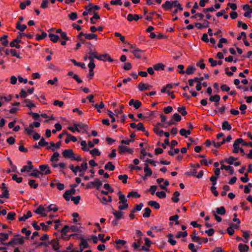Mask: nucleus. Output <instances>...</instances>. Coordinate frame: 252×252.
<instances>
[{
    "label": "nucleus",
    "mask_w": 252,
    "mask_h": 252,
    "mask_svg": "<svg viewBox=\"0 0 252 252\" xmlns=\"http://www.w3.org/2000/svg\"><path fill=\"white\" fill-rule=\"evenodd\" d=\"M31 3V0H27L25 2H21L20 3V7L21 9H25L26 6H29Z\"/></svg>",
    "instance_id": "obj_51"
},
{
    "label": "nucleus",
    "mask_w": 252,
    "mask_h": 252,
    "mask_svg": "<svg viewBox=\"0 0 252 252\" xmlns=\"http://www.w3.org/2000/svg\"><path fill=\"white\" fill-rule=\"evenodd\" d=\"M126 243V242L125 240L118 239L115 242L114 247L117 249L119 250L122 248L123 246H125Z\"/></svg>",
    "instance_id": "obj_11"
},
{
    "label": "nucleus",
    "mask_w": 252,
    "mask_h": 252,
    "mask_svg": "<svg viewBox=\"0 0 252 252\" xmlns=\"http://www.w3.org/2000/svg\"><path fill=\"white\" fill-rule=\"evenodd\" d=\"M29 185L31 188L36 189L38 187V184L35 183V181L34 180H30L29 182Z\"/></svg>",
    "instance_id": "obj_56"
},
{
    "label": "nucleus",
    "mask_w": 252,
    "mask_h": 252,
    "mask_svg": "<svg viewBox=\"0 0 252 252\" xmlns=\"http://www.w3.org/2000/svg\"><path fill=\"white\" fill-rule=\"evenodd\" d=\"M2 190L3 191L1 194L0 195V198L5 197L6 198H9V193L8 190L7 188L5 187V184L4 183L2 184Z\"/></svg>",
    "instance_id": "obj_12"
},
{
    "label": "nucleus",
    "mask_w": 252,
    "mask_h": 252,
    "mask_svg": "<svg viewBox=\"0 0 252 252\" xmlns=\"http://www.w3.org/2000/svg\"><path fill=\"white\" fill-rule=\"evenodd\" d=\"M143 207V203H140L135 205V207L132 209V213H135L136 211H140Z\"/></svg>",
    "instance_id": "obj_54"
},
{
    "label": "nucleus",
    "mask_w": 252,
    "mask_h": 252,
    "mask_svg": "<svg viewBox=\"0 0 252 252\" xmlns=\"http://www.w3.org/2000/svg\"><path fill=\"white\" fill-rule=\"evenodd\" d=\"M249 249V246L246 245L240 244L238 246V250L240 252H248Z\"/></svg>",
    "instance_id": "obj_22"
},
{
    "label": "nucleus",
    "mask_w": 252,
    "mask_h": 252,
    "mask_svg": "<svg viewBox=\"0 0 252 252\" xmlns=\"http://www.w3.org/2000/svg\"><path fill=\"white\" fill-rule=\"evenodd\" d=\"M85 38L89 40H91L92 39H95V40H97V35L93 33L88 34L86 33L85 34Z\"/></svg>",
    "instance_id": "obj_46"
},
{
    "label": "nucleus",
    "mask_w": 252,
    "mask_h": 252,
    "mask_svg": "<svg viewBox=\"0 0 252 252\" xmlns=\"http://www.w3.org/2000/svg\"><path fill=\"white\" fill-rule=\"evenodd\" d=\"M27 28V26L25 24L21 25L19 23H17L16 24V28L20 32H24Z\"/></svg>",
    "instance_id": "obj_41"
},
{
    "label": "nucleus",
    "mask_w": 252,
    "mask_h": 252,
    "mask_svg": "<svg viewBox=\"0 0 252 252\" xmlns=\"http://www.w3.org/2000/svg\"><path fill=\"white\" fill-rule=\"evenodd\" d=\"M180 193L178 191H175L173 194V196L172 198V200L174 202H178L179 201V196Z\"/></svg>",
    "instance_id": "obj_47"
},
{
    "label": "nucleus",
    "mask_w": 252,
    "mask_h": 252,
    "mask_svg": "<svg viewBox=\"0 0 252 252\" xmlns=\"http://www.w3.org/2000/svg\"><path fill=\"white\" fill-rule=\"evenodd\" d=\"M41 172L35 169L33 170V172L30 174V176H33L35 178H39V175H40Z\"/></svg>",
    "instance_id": "obj_52"
},
{
    "label": "nucleus",
    "mask_w": 252,
    "mask_h": 252,
    "mask_svg": "<svg viewBox=\"0 0 252 252\" xmlns=\"http://www.w3.org/2000/svg\"><path fill=\"white\" fill-rule=\"evenodd\" d=\"M24 129L25 132L29 135H31L33 133V127L31 125H30L29 126L25 127Z\"/></svg>",
    "instance_id": "obj_25"
},
{
    "label": "nucleus",
    "mask_w": 252,
    "mask_h": 252,
    "mask_svg": "<svg viewBox=\"0 0 252 252\" xmlns=\"http://www.w3.org/2000/svg\"><path fill=\"white\" fill-rule=\"evenodd\" d=\"M124 213L121 211L115 210L113 212V214L115 217V219L112 221V223L114 225H117L118 224V221L123 218Z\"/></svg>",
    "instance_id": "obj_3"
},
{
    "label": "nucleus",
    "mask_w": 252,
    "mask_h": 252,
    "mask_svg": "<svg viewBox=\"0 0 252 252\" xmlns=\"http://www.w3.org/2000/svg\"><path fill=\"white\" fill-rule=\"evenodd\" d=\"M16 214L13 212H9L7 216V219L8 220H14Z\"/></svg>",
    "instance_id": "obj_60"
},
{
    "label": "nucleus",
    "mask_w": 252,
    "mask_h": 252,
    "mask_svg": "<svg viewBox=\"0 0 252 252\" xmlns=\"http://www.w3.org/2000/svg\"><path fill=\"white\" fill-rule=\"evenodd\" d=\"M119 151L120 153H122L125 152H127L130 154H132L133 150L131 149L128 148L126 146L121 145L119 146Z\"/></svg>",
    "instance_id": "obj_17"
},
{
    "label": "nucleus",
    "mask_w": 252,
    "mask_h": 252,
    "mask_svg": "<svg viewBox=\"0 0 252 252\" xmlns=\"http://www.w3.org/2000/svg\"><path fill=\"white\" fill-rule=\"evenodd\" d=\"M127 197H135V198H139L140 197V195L136 191H132L129 192L127 195Z\"/></svg>",
    "instance_id": "obj_43"
},
{
    "label": "nucleus",
    "mask_w": 252,
    "mask_h": 252,
    "mask_svg": "<svg viewBox=\"0 0 252 252\" xmlns=\"http://www.w3.org/2000/svg\"><path fill=\"white\" fill-rule=\"evenodd\" d=\"M49 36L50 38V40L53 42H57L59 39V35L53 33H49Z\"/></svg>",
    "instance_id": "obj_39"
},
{
    "label": "nucleus",
    "mask_w": 252,
    "mask_h": 252,
    "mask_svg": "<svg viewBox=\"0 0 252 252\" xmlns=\"http://www.w3.org/2000/svg\"><path fill=\"white\" fill-rule=\"evenodd\" d=\"M133 55L138 59H140L142 57V55L143 53V51L139 49H136L131 51Z\"/></svg>",
    "instance_id": "obj_16"
},
{
    "label": "nucleus",
    "mask_w": 252,
    "mask_h": 252,
    "mask_svg": "<svg viewBox=\"0 0 252 252\" xmlns=\"http://www.w3.org/2000/svg\"><path fill=\"white\" fill-rule=\"evenodd\" d=\"M39 168L40 169V174L42 175L50 173L49 166L47 164L41 165L39 166Z\"/></svg>",
    "instance_id": "obj_7"
},
{
    "label": "nucleus",
    "mask_w": 252,
    "mask_h": 252,
    "mask_svg": "<svg viewBox=\"0 0 252 252\" xmlns=\"http://www.w3.org/2000/svg\"><path fill=\"white\" fill-rule=\"evenodd\" d=\"M156 195L160 198H164L166 197V193L163 191H158L156 193Z\"/></svg>",
    "instance_id": "obj_63"
},
{
    "label": "nucleus",
    "mask_w": 252,
    "mask_h": 252,
    "mask_svg": "<svg viewBox=\"0 0 252 252\" xmlns=\"http://www.w3.org/2000/svg\"><path fill=\"white\" fill-rule=\"evenodd\" d=\"M59 156H60V154L58 152H55L53 154V156L51 157L50 160L52 162L57 161L59 159L58 158H59Z\"/></svg>",
    "instance_id": "obj_45"
},
{
    "label": "nucleus",
    "mask_w": 252,
    "mask_h": 252,
    "mask_svg": "<svg viewBox=\"0 0 252 252\" xmlns=\"http://www.w3.org/2000/svg\"><path fill=\"white\" fill-rule=\"evenodd\" d=\"M102 185V181L98 180V179H95L93 182H90L86 186V188L87 189H92V188H96L97 189H99Z\"/></svg>",
    "instance_id": "obj_2"
},
{
    "label": "nucleus",
    "mask_w": 252,
    "mask_h": 252,
    "mask_svg": "<svg viewBox=\"0 0 252 252\" xmlns=\"http://www.w3.org/2000/svg\"><path fill=\"white\" fill-rule=\"evenodd\" d=\"M164 65L161 63H158L154 65V68L156 70H163L164 69Z\"/></svg>",
    "instance_id": "obj_42"
},
{
    "label": "nucleus",
    "mask_w": 252,
    "mask_h": 252,
    "mask_svg": "<svg viewBox=\"0 0 252 252\" xmlns=\"http://www.w3.org/2000/svg\"><path fill=\"white\" fill-rule=\"evenodd\" d=\"M98 55H97L96 52H94L92 53V54H90L88 56V59L90 61H94V59H96L98 60Z\"/></svg>",
    "instance_id": "obj_59"
},
{
    "label": "nucleus",
    "mask_w": 252,
    "mask_h": 252,
    "mask_svg": "<svg viewBox=\"0 0 252 252\" xmlns=\"http://www.w3.org/2000/svg\"><path fill=\"white\" fill-rule=\"evenodd\" d=\"M24 101L26 103H27L26 106L30 109H32V108L35 106L32 102L29 99H26Z\"/></svg>",
    "instance_id": "obj_44"
},
{
    "label": "nucleus",
    "mask_w": 252,
    "mask_h": 252,
    "mask_svg": "<svg viewBox=\"0 0 252 252\" xmlns=\"http://www.w3.org/2000/svg\"><path fill=\"white\" fill-rule=\"evenodd\" d=\"M150 86L148 84L140 83L138 84V88L140 91H143L147 90H149Z\"/></svg>",
    "instance_id": "obj_20"
},
{
    "label": "nucleus",
    "mask_w": 252,
    "mask_h": 252,
    "mask_svg": "<svg viewBox=\"0 0 252 252\" xmlns=\"http://www.w3.org/2000/svg\"><path fill=\"white\" fill-rule=\"evenodd\" d=\"M195 70V67L191 66H189L187 68L186 72L189 75L192 74L194 73Z\"/></svg>",
    "instance_id": "obj_53"
},
{
    "label": "nucleus",
    "mask_w": 252,
    "mask_h": 252,
    "mask_svg": "<svg viewBox=\"0 0 252 252\" xmlns=\"http://www.w3.org/2000/svg\"><path fill=\"white\" fill-rule=\"evenodd\" d=\"M220 99V97L219 95L216 94L215 95H212L210 96L209 100L212 102H216L217 103L215 104L216 106L218 105V102Z\"/></svg>",
    "instance_id": "obj_19"
},
{
    "label": "nucleus",
    "mask_w": 252,
    "mask_h": 252,
    "mask_svg": "<svg viewBox=\"0 0 252 252\" xmlns=\"http://www.w3.org/2000/svg\"><path fill=\"white\" fill-rule=\"evenodd\" d=\"M85 8L87 9L88 11L92 12L93 11L98 10L99 9V7L97 5H93L92 4L90 3L88 5L86 6Z\"/></svg>",
    "instance_id": "obj_18"
},
{
    "label": "nucleus",
    "mask_w": 252,
    "mask_h": 252,
    "mask_svg": "<svg viewBox=\"0 0 252 252\" xmlns=\"http://www.w3.org/2000/svg\"><path fill=\"white\" fill-rule=\"evenodd\" d=\"M7 37L8 36L7 35H4L0 38V41L1 44L4 46H7L8 44V41L7 39Z\"/></svg>",
    "instance_id": "obj_31"
},
{
    "label": "nucleus",
    "mask_w": 252,
    "mask_h": 252,
    "mask_svg": "<svg viewBox=\"0 0 252 252\" xmlns=\"http://www.w3.org/2000/svg\"><path fill=\"white\" fill-rule=\"evenodd\" d=\"M21 42V39L19 37H17L15 39H14L12 42L10 43V46L11 47H14V46H15V44L17 43H19Z\"/></svg>",
    "instance_id": "obj_48"
},
{
    "label": "nucleus",
    "mask_w": 252,
    "mask_h": 252,
    "mask_svg": "<svg viewBox=\"0 0 252 252\" xmlns=\"http://www.w3.org/2000/svg\"><path fill=\"white\" fill-rule=\"evenodd\" d=\"M162 7L166 10L171 9L173 7L178 8L180 11H182L183 10V7L181 6L178 0H167L162 5Z\"/></svg>",
    "instance_id": "obj_1"
},
{
    "label": "nucleus",
    "mask_w": 252,
    "mask_h": 252,
    "mask_svg": "<svg viewBox=\"0 0 252 252\" xmlns=\"http://www.w3.org/2000/svg\"><path fill=\"white\" fill-rule=\"evenodd\" d=\"M63 156L65 158H72L74 156L73 150L71 149L65 150L63 152Z\"/></svg>",
    "instance_id": "obj_9"
},
{
    "label": "nucleus",
    "mask_w": 252,
    "mask_h": 252,
    "mask_svg": "<svg viewBox=\"0 0 252 252\" xmlns=\"http://www.w3.org/2000/svg\"><path fill=\"white\" fill-rule=\"evenodd\" d=\"M46 212H56L58 211V207L54 204H50L46 208Z\"/></svg>",
    "instance_id": "obj_33"
},
{
    "label": "nucleus",
    "mask_w": 252,
    "mask_h": 252,
    "mask_svg": "<svg viewBox=\"0 0 252 252\" xmlns=\"http://www.w3.org/2000/svg\"><path fill=\"white\" fill-rule=\"evenodd\" d=\"M192 241L197 242L199 245H201L203 243H206L208 242L207 238H200L197 236L191 235Z\"/></svg>",
    "instance_id": "obj_6"
},
{
    "label": "nucleus",
    "mask_w": 252,
    "mask_h": 252,
    "mask_svg": "<svg viewBox=\"0 0 252 252\" xmlns=\"http://www.w3.org/2000/svg\"><path fill=\"white\" fill-rule=\"evenodd\" d=\"M99 19V16L95 12L94 13V16L90 19L91 23L92 24L96 23V20Z\"/></svg>",
    "instance_id": "obj_49"
},
{
    "label": "nucleus",
    "mask_w": 252,
    "mask_h": 252,
    "mask_svg": "<svg viewBox=\"0 0 252 252\" xmlns=\"http://www.w3.org/2000/svg\"><path fill=\"white\" fill-rule=\"evenodd\" d=\"M144 171L145 173V174L146 175V176H150L152 175V170L149 168L147 163H145L144 164Z\"/></svg>",
    "instance_id": "obj_21"
},
{
    "label": "nucleus",
    "mask_w": 252,
    "mask_h": 252,
    "mask_svg": "<svg viewBox=\"0 0 252 252\" xmlns=\"http://www.w3.org/2000/svg\"><path fill=\"white\" fill-rule=\"evenodd\" d=\"M244 142L242 138L237 139L233 144V152L234 153H238L239 150V144Z\"/></svg>",
    "instance_id": "obj_8"
},
{
    "label": "nucleus",
    "mask_w": 252,
    "mask_h": 252,
    "mask_svg": "<svg viewBox=\"0 0 252 252\" xmlns=\"http://www.w3.org/2000/svg\"><path fill=\"white\" fill-rule=\"evenodd\" d=\"M236 159H237V158H235L233 157H230L224 159L222 161H223V162H226L229 163V164H233L234 161Z\"/></svg>",
    "instance_id": "obj_40"
},
{
    "label": "nucleus",
    "mask_w": 252,
    "mask_h": 252,
    "mask_svg": "<svg viewBox=\"0 0 252 252\" xmlns=\"http://www.w3.org/2000/svg\"><path fill=\"white\" fill-rule=\"evenodd\" d=\"M187 235H188V233L186 231H185L184 232L179 231L177 233L176 237L177 238H180L182 237H186L187 236Z\"/></svg>",
    "instance_id": "obj_58"
},
{
    "label": "nucleus",
    "mask_w": 252,
    "mask_h": 252,
    "mask_svg": "<svg viewBox=\"0 0 252 252\" xmlns=\"http://www.w3.org/2000/svg\"><path fill=\"white\" fill-rule=\"evenodd\" d=\"M154 132L160 136H161L163 134V131L162 129H159L158 127H155L154 128Z\"/></svg>",
    "instance_id": "obj_64"
},
{
    "label": "nucleus",
    "mask_w": 252,
    "mask_h": 252,
    "mask_svg": "<svg viewBox=\"0 0 252 252\" xmlns=\"http://www.w3.org/2000/svg\"><path fill=\"white\" fill-rule=\"evenodd\" d=\"M46 211V208H44L42 206H39L36 210L35 211V213L38 214L42 215L43 216H45V214H43V212Z\"/></svg>",
    "instance_id": "obj_28"
},
{
    "label": "nucleus",
    "mask_w": 252,
    "mask_h": 252,
    "mask_svg": "<svg viewBox=\"0 0 252 252\" xmlns=\"http://www.w3.org/2000/svg\"><path fill=\"white\" fill-rule=\"evenodd\" d=\"M48 146H49V143L45 141L44 138H42L38 142V146H40V147L43 146H46L47 148Z\"/></svg>",
    "instance_id": "obj_38"
},
{
    "label": "nucleus",
    "mask_w": 252,
    "mask_h": 252,
    "mask_svg": "<svg viewBox=\"0 0 252 252\" xmlns=\"http://www.w3.org/2000/svg\"><path fill=\"white\" fill-rule=\"evenodd\" d=\"M98 60L103 61H108L110 62V57L108 54L100 55H98Z\"/></svg>",
    "instance_id": "obj_23"
},
{
    "label": "nucleus",
    "mask_w": 252,
    "mask_h": 252,
    "mask_svg": "<svg viewBox=\"0 0 252 252\" xmlns=\"http://www.w3.org/2000/svg\"><path fill=\"white\" fill-rule=\"evenodd\" d=\"M61 143L60 142H58L56 143H54L53 142L50 143L49 146H48L47 149L51 150L52 151H55L56 149H59L61 146Z\"/></svg>",
    "instance_id": "obj_10"
},
{
    "label": "nucleus",
    "mask_w": 252,
    "mask_h": 252,
    "mask_svg": "<svg viewBox=\"0 0 252 252\" xmlns=\"http://www.w3.org/2000/svg\"><path fill=\"white\" fill-rule=\"evenodd\" d=\"M70 141H72L74 142H75L77 141V138L70 135V136H68V137L65 140V142L66 144H68Z\"/></svg>",
    "instance_id": "obj_55"
},
{
    "label": "nucleus",
    "mask_w": 252,
    "mask_h": 252,
    "mask_svg": "<svg viewBox=\"0 0 252 252\" xmlns=\"http://www.w3.org/2000/svg\"><path fill=\"white\" fill-rule=\"evenodd\" d=\"M90 153L93 157H94L95 156H99L100 155V152L96 148H94L93 150H91Z\"/></svg>",
    "instance_id": "obj_62"
},
{
    "label": "nucleus",
    "mask_w": 252,
    "mask_h": 252,
    "mask_svg": "<svg viewBox=\"0 0 252 252\" xmlns=\"http://www.w3.org/2000/svg\"><path fill=\"white\" fill-rule=\"evenodd\" d=\"M81 241L80 243V247H82L83 249H86L89 248V245L87 241L84 238L81 239Z\"/></svg>",
    "instance_id": "obj_37"
},
{
    "label": "nucleus",
    "mask_w": 252,
    "mask_h": 252,
    "mask_svg": "<svg viewBox=\"0 0 252 252\" xmlns=\"http://www.w3.org/2000/svg\"><path fill=\"white\" fill-rule=\"evenodd\" d=\"M222 129L229 130L231 129V126L227 121H225L222 124Z\"/></svg>",
    "instance_id": "obj_30"
},
{
    "label": "nucleus",
    "mask_w": 252,
    "mask_h": 252,
    "mask_svg": "<svg viewBox=\"0 0 252 252\" xmlns=\"http://www.w3.org/2000/svg\"><path fill=\"white\" fill-rule=\"evenodd\" d=\"M151 210L149 208H146L144 209V213L143 214L144 218H149L151 215Z\"/></svg>",
    "instance_id": "obj_50"
},
{
    "label": "nucleus",
    "mask_w": 252,
    "mask_h": 252,
    "mask_svg": "<svg viewBox=\"0 0 252 252\" xmlns=\"http://www.w3.org/2000/svg\"><path fill=\"white\" fill-rule=\"evenodd\" d=\"M168 242L171 245H175L176 243V241L173 239V236L171 234H169L168 235Z\"/></svg>",
    "instance_id": "obj_57"
},
{
    "label": "nucleus",
    "mask_w": 252,
    "mask_h": 252,
    "mask_svg": "<svg viewBox=\"0 0 252 252\" xmlns=\"http://www.w3.org/2000/svg\"><path fill=\"white\" fill-rule=\"evenodd\" d=\"M80 168V173H79L78 175L80 177H82L84 175V172L86 171L88 168L87 163L84 162L82 163L81 166H79Z\"/></svg>",
    "instance_id": "obj_14"
},
{
    "label": "nucleus",
    "mask_w": 252,
    "mask_h": 252,
    "mask_svg": "<svg viewBox=\"0 0 252 252\" xmlns=\"http://www.w3.org/2000/svg\"><path fill=\"white\" fill-rule=\"evenodd\" d=\"M123 106L121 105L119 108L115 110L114 115L120 118V121L124 123L125 121L126 116L123 114Z\"/></svg>",
    "instance_id": "obj_4"
},
{
    "label": "nucleus",
    "mask_w": 252,
    "mask_h": 252,
    "mask_svg": "<svg viewBox=\"0 0 252 252\" xmlns=\"http://www.w3.org/2000/svg\"><path fill=\"white\" fill-rule=\"evenodd\" d=\"M179 132H180V134L182 136H184L185 137H187L188 136V135H190L191 133V131H190V129L187 130L186 129H185L184 128L181 129L180 130Z\"/></svg>",
    "instance_id": "obj_27"
},
{
    "label": "nucleus",
    "mask_w": 252,
    "mask_h": 252,
    "mask_svg": "<svg viewBox=\"0 0 252 252\" xmlns=\"http://www.w3.org/2000/svg\"><path fill=\"white\" fill-rule=\"evenodd\" d=\"M118 194L119 195V199L120 200L119 203H127V199L121 191H119Z\"/></svg>",
    "instance_id": "obj_24"
},
{
    "label": "nucleus",
    "mask_w": 252,
    "mask_h": 252,
    "mask_svg": "<svg viewBox=\"0 0 252 252\" xmlns=\"http://www.w3.org/2000/svg\"><path fill=\"white\" fill-rule=\"evenodd\" d=\"M74 126L77 127V128L78 130V132H80L81 130L85 131V128L87 126L86 125H84L83 123L80 124H74Z\"/></svg>",
    "instance_id": "obj_26"
},
{
    "label": "nucleus",
    "mask_w": 252,
    "mask_h": 252,
    "mask_svg": "<svg viewBox=\"0 0 252 252\" xmlns=\"http://www.w3.org/2000/svg\"><path fill=\"white\" fill-rule=\"evenodd\" d=\"M32 169H33V166L32 165H25L21 169V172H29Z\"/></svg>",
    "instance_id": "obj_35"
},
{
    "label": "nucleus",
    "mask_w": 252,
    "mask_h": 252,
    "mask_svg": "<svg viewBox=\"0 0 252 252\" xmlns=\"http://www.w3.org/2000/svg\"><path fill=\"white\" fill-rule=\"evenodd\" d=\"M70 61L72 63H73V64L75 65V66H80L81 67H82V68H86V65H85V64L83 63H78L74 59H70Z\"/></svg>",
    "instance_id": "obj_36"
},
{
    "label": "nucleus",
    "mask_w": 252,
    "mask_h": 252,
    "mask_svg": "<svg viewBox=\"0 0 252 252\" xmlns=\"http://www.w3.org/2000/svg\"><path fill=\"white\" fill-rule=\"evenodd\" d=\"M141 18H142V16H140L139 15H137V14L133 15L131 14H129L127 15V19L129 22H131L132 21H137L139 19H140Z\"/></svg>",
    "instance_id": "obj_15"
},
{
    "label": "nucleus",
    "mask_w": 252,
    "mask_h": 252,
    "mask_svg": "<svg viewBox=\"0 0 252 252\" xmlns=\"http://www.w3.org/2000/svg\"><path fill=\"white\" fill-rule=\"evenodd\" d=\"M24 243V239L23 237L20 238H13L8 243H6V245L7 246H11L13 245H22Z\"/></svg>",
    "instance_id": "obj_5"
},
{
    "label": "nucleus",
    "mask_w": 252,
    "mask_h": 252,
    "mask_svg": "<svg viewBox=\"0 0 252 252\" xmlns=\"http://www.w3.org/2000/svg\"><path fill=\"white\" fill-rule=\"evenodd\" d=\"M8 238V235L6 233H0V241H4L6 240Z\"/></svg>",
    "instance_id": "obj_61"
},
{
    "label": "nucleus",
    "mask_w": 252,
    "mask_h": 252,
    "mask_svg": "<svg viewBox=\"0 0 252 252\" xmlns=\"http://www.w3.org/2000/svg\"><path fill=\"white\" fill-rule=\"evenodd\" d=\"M215 213L216 214H218L220 215H224L226 213V211L225 208L223 206H221L219 208H217L216 212Z\"/></svg>",
    "instance_id": "obj_32"
},
{
    "label": "nucleus",
    "mask_w": 252,
    "mask_h": 252,
    "mask_svg": "<svg viewBox=\"0 0 252 252\" xmlns=\"http://www.w3.org/2000/svg\"><path fill=\"white\" fill-rule=\"evenodd\" d=\"M220 163L221 164L220 169H225V170L228 171L231 175L233 174L234 169L232 166H225L223 164V161H220Z\"/></svg>",
    "instance_id": "obj_13"
},
{
    "label": "nucleus",
    "mask_w": 252,
    "mask_h": 252,
    "mask_svg": "<svg viewBox=\"0 0 252 252\" xmlns=\"http://www.w3.org/2000/svg\"><path fill=\"white\" fill-rule=\"evenodd\" d=\"M51 244L52 245V247L53 249L58 252L59 250V242L57 240H53L51 241Z\"/></svg>",
    "instance_id": "obj_29"
},
{
    "label": "nucleus",
    "mask_w": 252,
    "mask_h": 252,
    "mask_svg": "<svg viewBox=\"0 0 252 252\" xmlns=\"http://www.w3.org/2000/svg\"><path fill=\"white\" fill-rule=\"evenodd\" d=\"M148 204L149 206L156 209H158L160 208L159 204L155 201H150L148 202Z\"/></svg>",
    "instance_id": "obj_34"
}]
</instances>
